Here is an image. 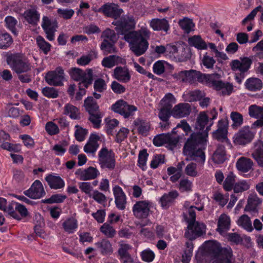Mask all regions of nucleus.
<instances>
[{
    "instance_id": "obj_32",
    "label": "nucleus",
    "mask_w": 263,
    "mask_h": 263,
    "mask_svg": "<svg viewBox=\"0 0 263 263\" xmlns=\"http://www.w3.org/2000/svg\"><path fill=\"white\" fill-rule=\"evenodd\" d=\"M96 247L97 250L103 255L111 254L114 249L112 244L107 239H103L95 243Z\"/></svg>"
},
{
    "instance_id": "obj_56",
    "label": "nucleus",
    "mask_w": 263,
    "mask_h": 263,
    "mask_svg": "<svg viewBox=\"0 0 263 263\" xmlns=\"http://www.w3.org/2000/svg\"><path fill=\"white\" fill-rule=\"evenodd\" d=\"M186 100L189 102H193L200 100L204 97V93L199 90L190 91L186 95Z\"/></svg>"
},
{
    "instance_id": "obj_50",
    "label": "nucleus",
    "mask_w": 263,
    "mask_h": 263,
    "mask_svg": "<svg viewBox=\"0 0 263 263\" xmlns=\"http://www.w3.org/2000/svg\"><path fill=\"white\" fill-rule=\"evenodd\" d=\"M230 118L233 121L232 126L234 129H236L243 124V116L237 111H232L230 115Z\"/></svg>"
},
{
    "instance_id": "obj_48",
    "label": "nucleus",
    "mask_w": 263,
    "mask_h": 263,
    "mask_svg": "<svg viewBox=\"0 0 263 263\" xmlns=\"http://www.w3.org/2000/svg\"><path fill=\"white\" fill-rule=\"evenodd\" d=\"M235 175L232 172L230 173L227 176L223 182V186L227 191H230L234 189V186L235 184Z\"/></svg>"
},
{
    "instance_id": "obj_63",
    "label": "nucleus",
    "mask_w": 263,
    "mask_h": 263,
    "mask_svg": "<svg viewBox=\"0 0 263 263\" xmlns=\"http://www.w3.org/2000/svg\"><path fill=\"white\" fill-rule=\"evenodd\" d=\"M89 197L92 198L94 200L101 204H104L106 201V197L105 195L96 190L93 191Z\"/></svg>"
},
{
    "instance_id": "obj_51",
    "label": "nucleus",
    "mask_w": 263,
    "mask_h": 263,
    "mask_svg": "<svg viewBox=\"0 0 263 263\" xmlns=\"http://www.w3.org/2000/svg\"><path fill=\"white\" fill-rule=\"evenodd\" d=\"M260 9V7H257L254 9H253L251 13L245 17L242 21V25H246L247 24L249 23V25L247 27V30L248 31H250L252 30L253 25L251 23H250L251 21H252L255 15H256L257 12Z\"/></svg>"
},
{
    "instance_id": "obj_21",
    "label": "nucleus",
    "mask_w": 263,
    "mask_h": 263,
    "mask_svg": "<svg viewBox=\"0 0 263 263\" xmlns=\"http://www.w3.org/2000/svg\"><path fill=\"white\" fill-rule=\"evenodd\" d=\"M46 81L50 85L61 86L64 80L63 70L58 68L55 71L48 72L46 76Z\"/></svg>"
},
{
    "instance_id": "obj_61",
    "label": "nucleus",
    "mask_w": 263,
    "mask_h": 263,
    "mask_svg": "<svg viewBox=\"0 0 263 263\" xmlns=\"http://www.w3.org/2000/svg\"><path fill=\"white\" fill-rule=\"evenodd\" d=\"M36 42L38 46L45 54H47L50 50L51 45L47 42L43 37L41 36L36 38Z\"/></svg>"
},
{
    "instance_id": "obj_18",
    "label": "nucleus",
    "mask_w": 263,
    "mask_h": 263,
    "mask_svg": "<svg viewBox=\"0 0 263 263\" xmlns=\"http://www.w3.org/2000/svg\"><path fill=\"white\" fill-rule=\"evenodd\" d=\"M261 203V199L258 197L257 194H251L248 197L245 211L249 212L253 216H256L258 213L259 208Z\"/></svg>"
},
{
    "instance_id": "obj_33",
    "label": "nucleus",
    "mask_w": 263,
    "mask_h": 263,
    "mask_svg": "<svg viewBox=\"0 0 263 263\" xmlns=\"http://www.w3.org/2000/svg\"><path fill=\"white\" fill-rule=\"evenodd\" d=\"M178 196L179 193L177 191H172L164 194L159 200L161 206L164 209H168Z\"/></svg>"
},
{
    "instance_id": "obj_1",
    "label": "nucleus",
    "mask_w": 263,
    "mask_h": 263,
    "mask_svg": "<svg viewBox=\"0 0 263 263\" xmlns=\"http://www.w3.org/2000/svg\"><path fill=\"white\" fill-rule=\"evenodd\" d=\"M112 24L116 26V31L124 35V39L129 44L130 50L137 57L143 54L148 48V40L151 31L145 27L136 31H130L135 28L136 22L133 16L125 15L119 20L114 21Z\"/></svg>"
},
{
    "instance_id": "obj_64",
    "label": "nucleus",
    "mask_w": 263,
    "mask_h": 263,
    "mask_svg": "<svg viewBox=\"0 0 263 263\" xmlns=\"http://www.w3.org/2000/svg\"><path fill=\"white\" fill-rule=\"evenodd\" d=\"M227 255H225L224 257H220L217 259H214L212 263H233V251L230 249L226 251Z\"/></svg>"
},
{
    "instance_id": "obj_28",
    "label": "nucleus",
    "mask_w": 263,
    "mask_h": 263,
    "mask_svg": "<svg viewBox=\"0 0 263 263\" xmlns=\"http://www.w3.org/2000/svg\"><path fill=\"white\" fill-rule=\"evenodd\" d=\"M114 78L122 83H127L130 79V74L127 68L118 66L115 68Z\"/></svg>"
},
{
    "instance_id": "obj_54",
    "label": "nucleus",
    "mask_w": 263,
    "mask_h": 263,
    "mask_svg": "<svg viewBox=\"0 0 263 263\" xmlns=\"http://www.w3.org/2000/svg\"><path fill=\"white\" fill-rule=\"evenodd\" d=\"M167 65L168 63L164 61H158L153 66V71L158 76L161 75L164 72L165 68Z\"/></svg>"
},
{
    "instance_id": "obj_3",
    "label": "nucleus",
    "mask_w": 263,
    "mask_h": 263,
    "mask_svg": "<svg viewBox=\"0 0 263 263\" xmlns=\"http://www.w3.org/2000/svg\"><path fill=\"white\" fill-rule=\"evenodd\" d=\"M229 249L232 250L230 247L221 248L220 244L217 241L210 240L203 243L196 257L197 259L207 258L209 260H214L220 257H224L227 255L226 250L227 251Z\"/></svg>"
},
{
    "instance_id": "obj_26",
    "label": "nucleus",
    "mask_w": 263,
    "mask_h": 263,
    "mask_svg": "<svg viewBox=\"0 0 263 263\" xmlns=\"http://www.w3.org/2000/svg\"><path fill=\"white\" fill-rule=\"evenodd\" d=\"M191 110L189 103H179L176 105L172 109V115L176 118H181L190 115Z\"/></svg>"
},
{
    "instance_id": "obj_17",
    "label": "nucleus",
    "mask_w": 263,
    "mask_h": 263,
    "mask_svg": "<svg viewBox=\"0 0 263 263\" xmlns=\"http://www.w3.org/2000/svg\"><path fill=\"white\" fill-rule=\"evenodd\" d=\"M75 174L78 179L87 181L96 178L100 175V172L97 168L90 166L86 169L77 170Z\"/></svg>"
},
{
    "instance_id": "obj_15",
    "label": "nucleus",
    "mask_w": 263,
    "mask_h": 263,
    "mask_svg": "<svg viewBox=\"0 0 263 263\" xmlns=\"http://www.w3.org/2000/svg\"><path fill=\"white\" fill-rule=\"evenodd\" d=\"M100 11L107 17L116 20L120 16L123 11L119 6L115 3H106L100 7Z\"/></svg>"
},
{
    "instance_id": "obj_47",
    "label": "nucleus",
    "mask_w": 263,
    "mask_h": 263,
    "mask_svg": "<svg viewBox=\"0 0 263 263\" xmlns=\"http://www.w3.org/2000/svg\"><path fill=\"white\" fill-rule=\"evenodd\" d=\"M115 42L103 40L101 44L100 48L104 54L116 53L117 52V49L115 46Z\"/></svg>"
},
{
    "instance_id": "obj_6",
    "label": "nucleus",
    "mask_w": 263,
    "mask_h": 263,
    "mask_svg": "<svg viewBox=\"0 0 263 263\" xmlns=\"http://www.w3.org/2000/svg\"><path fill=\"white\" fill-rule=\"evenodd\" d=\"M98 163L102 169L113 170L116 167L114 153L106 147H103L98 152Z\"/></svg>"
},
{
    "instance_id": "obj_16",
    "label": "nucleus",
    "mask_w": 263,
    "mask_h": 263,
    "mask_svg": "<svg viewBox=\"0 0 263 263\" xmlns=\"http://www.w3.org/2000/svg\"><path fill=\"white\" fill-rule=\"evenodd\" d=\"M112 192L117 208L120 210H124L127 203V197L123 189L120 186L115 185L112 186Z\"/></svg>"
},
{
    "instance_id": "obj_60",
    "label": "nucleus",
    "mask_w": 263,
    "mask_h": 263,
    "mask_svg": "<svg viewBox=\"0 0 263 263\" xmlns=\"http://www.w3.org/2000/svg\"><path fill=\"white\" fill-rule=\"evenodd\" d=\"M101 37L103 38V40H106V41L116 42L117 40V35L115 31L109 28L103 31Z\"/></svg>"
},
{
    "instance_id": "obj_35",
    "label": "nucleus",
    "mask_w": 263,
    "mask_h": 263,
    "mask_svg": "<svg viewBox=\"0 0 263 263\" xmlns=\"http://www.w3.org/2000/svg\"><path fill=\"white\" fill-rule=\"evenodd\" d=\"M230 217L226 214H221L218 220V227L217 229L221 234L226 231L229 230L230 228Z\"/></svg>"
},
{
    "instance_id": "obj_29",
    "label": "nucleus",
    "mask_w": 263,
    "mask_h": 263,
    "mask_svg": "<svg viewBox=\"0 0 263 263\" xmlns=\"http://www.w3.org/2000/svg\"><path fill=\"white\" fill-rule=\"evenodd\" d=\"M174 80L179 83H193V70L176 71L172 74Z\"/></svg>"
},
{
    "instance_id": "obj_19",
    "label": "nucleus",
    "mask_w": 263,
    "mask_h": 263,
    "mask_svg": "<svg viewBox=\"0 0 263 263\" xmlns=\"http://www.w3.org/2000/svg\"><path fill=\"white\" fill-rule=\"evenodd\" d=\"M219 79V76L217 74L211 87L215 89L221 95H230L233 90V85L228 82H223Z\"/></svg>"
},
{
    "instance_id": "obj_27",
    "label": "nucleus",
    "mask_w": 263,
    "mask_h": 263,
    "mask_svg": "<svg viewBox=\"0 0 263 263\" xmlns=\"http://www.w3.org/2000/svg\"><path fill=\"white\" fill-rule=\"evenodd\" d=\"M99 139L100 137L98 135L91 134L88 142L84 147V152L88 155L95 156V153L99 146L98 143Z\"/></svg>"
},
{
    "instance_id": "obj_57",
    "label": "nucleus",
    "mask_w": 263,
    "mask_h": 263,
    "mask_svg": "<svg viewBox=\"0 0 263 263\" xmlns=\"http://www.w3.org/2000/svg\"><path fill=\"white\" fill-rule=\"evenodd\" d=\"M148 154L145 149L140 152L138 155V165L143 171L147 168L146 161Z\"/></svg>"
},
{
    "instance_id": "obj_25",
    "label": "nucleus",
    "mask_w": 263,
    "mask_h": 263,
    "mask_svg": "<svg viewBox=\"0 0 263 263\" xmlns=\"http://www.w3.org/2000/svg\"><path fill=\"white\" fill-rule=\"evenodd\" d=\"M217 74H204L201 72L193 70V82L198 81L200 83L206 84L211 87L214 81L216 78Z\"/></svg>"
},
{
    "instance_id": "obj_23",
    "label": "nucleus",
    "mask_w": 263,
    "mask_h": 263,
    "mask_svg": "<svg viewBox=\"0 0 263 263\" xmlns=\"http://www.w3.org/2000/svg\"><path fill=\"white\" fill-rule=\"evenodd\" d=\"M227 134V121L224 119L219 120L218 122L217 130L213 133V138L221 142H227L228 140Z\"/></svg>"
},
{
    "instance_id": "obj_49",
    "label": "nucleus",
    "mask_w": 263,
    "mask_h": 263,
    "mask_svg": "<svg viewBox=\"0 0 263 263\" xmlns=\"http://www.w3.org/2000/svg\"><path fill=\"white\" fill-rule=\"evenodd\" d=\"M84 105L86 109L89 114L96 112L99 108V106L97 105L96 101L91 97H88L85 99L84 101Z\"/></svg>"
},
{
    "instance_id": "obj_30",
    "label": "nucleus",
    "mask_w": 263,
    "mask_h": 263,
    "mask_svg": "<svg viewBox=\"0 0 263 263\" xmlns=\"http://www.w3.org/2000/svg\"><path fill=\"white\" fill-rule=\"evenodd\" d=\"M45 180L51 189H61L65 186L64 180L59 176L49 174L45 177Z\"/></svg>"
},
{
    "instance_id": "obj_52",
    "label": "nucleus",
    "mask_w": 263,
    "mask_h": 263,
    "mask_svg": "<svg viewBox=\"0 0 263 263\" xmlns=\"http://www.w3.org/2000/svg\"><path fill=\"white\" fill-rule=\"evenodd\" d=\"M250 186V183L248 181L242 180L235 183L233 190L235 193H241L249 190Z\"/></svg>"
},
{
    "instance_id": "obj_42",
    "label": "nucleus",
    "mask_w": 263,
    "mask_h": 263,
    "mask_svg": "<svg viewBox=\"0 0 263 263\" xmlns=\"http://www.w3.org/2000/svg\"><path fill=\"white\" fill-rule=\"evenodd\" d=\"M23 15L25 20L30 24H36L40 18L39 13L34 9L26 10Z\"/></svg>"
},
{
    "instance_id": "obj_58",
    "label": "nucleus",
    "mask_w": 263,
    "mask_h": 263,
    "mask_svg": "<svg viewBox=\"0 0 263 263\" xmlns=\"http://www.w3.org/2000/svg\"><path fill=\"white\" fill-rule=\"evenodd\" d=\"M184 173L187 176L196 177L199 175L197 164L194 162L189 163L184 168Z\"/></svg>"
},
{
    "instance_id": "obj_37",
    "label": "nucleus",
    "mask_w": 263,
    "mask_h": 263,
    "mask_svg": "<svg viewBox=\"0 0 263 263\" xmlns=\"http://www.w3.org/2000/svg\"><path fill=\"white\" fill-rule=\"evenodd\" d=\"M63 114L69 116L71 119L76 120L80 118L79 109L69 103L66 104L64 106Z\"/></svg>"
},
{
    "instance_id": "obj_46",
    "label": "nucleus",
    "mask_w": 263,
    "mask_h": 263,
    "mask_svg": "<svg viewBox=\"0 0 263 263\" xmlns=\"http://www.w3.org/2000/svg\"><path fill=\"white\" fill-rule=\"evenodd\" d=\"M101 232L108 238H113L116 234V231L115 228L108 222H105L100 227Z\"/></svg>"
},
{
    "instance_id": "obj_7",
    "label": "nucleus",
    "mask_w": 263,
    "mask_h": 263,
    "mask_svg": "<svg viewBox=\"0 0 263 263\" xmlns=\"http://www.w3.org/2000/svg\"><path fill=\"white\" fill-rule=\"evenodd\" d=\"M71 78L76 81H79V84L88 87L92 81V70L90 69L84 71L78 68H73L69 70Z\"/></svg>"
},
{
    "instance_id": "obj_41",
    "label": "nucleus",
    "mask_w": 263,
    "mask_h": 263,
    "mask_svg": "<svg viewBox=\"0 0 263 263\" xmlns=\"http://www.w3.org/2000/svg\"><path fill=\"white\" fill-rule=\"evenodd\" d=\"M246 88L252 91L260 90L262 87V81L258 78H251L248 79L245 82Z\"/></svg>"
},
{
    "instance_id": "obj_8",
    "label": "nucleus",
    "mask_w": 263,
    "mask_h": 263,
    "mask_svg": "<svg viewBox=\"0 0 263 263\" xmlns=\"http://www.w3.org/2000/svg\"><path fill=\"white\" fill-rule=\"evenodd\" d=\"M256 132V130H252L249 126H245L234 135L233 142L235 145H246L253 140Z\"/></svg>"
},
{
    "instance_id": "obj_40",
    "label": "nucleus",
    "mask_w": 263,
    "mask_h": 263,
    "mask_svg": "<svg viewBox=\"0 0 263 263\" xmlns=\"http://www.w3.org/2000/svg\"><path fill=\"white\" fill-rule=\"evenodd\" d=\"M189 44L199 50H205L208 45L200 35H194L189 39Z\"/></svg>"
},
{
    "instance_id": "obj_20",
    "label": "nucleus",
    "mask_w": 263,
    "mask_h": 263,
    "mask_svg": "<svg viewBox=\"0 0 263 263\" xmlns=\"http://www.w3.org/2000/svg\"><path fill=\"white\" fill-rule=\"evenodd\" d=\"M251 157L257 164L263 167V141L261 140L255 141L250 150Z\"/></svg>"
},
{
    "instance_id": "obj_62",
    "label": "nucleus",
    "mask_w": 263,
    "mask_h": 263,
    "mask_svg": "<svg viewBox=\"0 0 263 263\" xmlns=\"http://www.w3.org/2000/svg\"><path fill=\"white\" fill-rule=\"evenodd\" d=\"M179 25L181 28L187 33L193 30L195 26L192 20L189 18H183L179 22Z\"/></svg>"
},
{
    "instance_id": "obj_31",
    "label": "nucleus",
    "mask_w": 263,
    "mask_h": 263,
    "mask_svg": "<svg viewBox=\"0 0 263 263\" xmlns=\"http://www.w3.org/2000/svg\"><path fill=\"white\" fill-rule=\"evenodd\" d=\"M101 63L102 66L104 67L111 68L119 64H125L126 60L121 57L116 55H111L104 58L102 60Z\"/></svg>"
},
{
    "instance_id": "obj_22",
    "label": "nucleus",
    "mask_w": 263,
    "mask_h": 263,
    "mask_svg": "<svg viewBox=\"0 0 263 263\" xmlns=\"http://www.w3.org/2000/svg\"><path fill=\"white\" fill-rule=\"evenodd\" d=\"M195 195L197 197V199L195 202L197 206H191L186 210V212L184 213V217L188 224L195 221L196 213L195 210L197 209V210L201 211L203 210L204 208L203 202H202V200L200 199L199 195L198 194H196Z\"/></svg>"
},
{
    "instance_id": "obj_38",
    "label": "nucleus",
    "mask_w": 263,
    "mask_h": 263,
    "mask_svg": "<svg viewBox=\"0 0 263 263\" xmlns=\"http://www.w3.org/2000/svg\"><path fill=\"white\" fill-rule=\"evenodd\" d=\"M134 125L139 134L146 136L150 129L149 123L145 120L137 119L134 121Z\"/></svg>"
},
{
    "instance_id": "obj_55",
    "label": "nucleus",
    "mask_w": 263,
    "mask_h": 263,
    "mask_svg": "<svg viewBox=\"0 0 263 263\" xmlns=\"http://www.w3.org/2000/svg\"><path fill=\"white\" fill-rule=\"evenodd\" d=\"M132 247L127 243H121L118 250V254L121 259L129 258L131 257L128 251Z\"/></svg>"
},
{
    "instance_id": "obj_39",
    "label": "nucleus",
    "mask_w": 263,
    "mask_h": 263,
    "mask_svg": "<svg viewBox=\"0 0 263 263\" xmlns=\"http://www.w3.org/2000/svg\"><path fill=\"white\" fill-rule=\"evenodd\" d=\"M226 159L225 147L223 145H218L212 156V160L215 163L221 164Z\"/></svg>"
},
{
    "instance_id": "obj_34",
    "label": "nucleus",
    "mask_w": 263,
    "mask_h": 263,
    "mask_svg": "<svg viewBox=\"0 0 263 263\" xmlns=\"http://www.w3.org/2000/svg\"><path fill=\"white\" fill-rule=\"evenodd\" d=\"M149 25L155 31L163 30L167 32L170 28L167 21L164 18L152 19L149 22Z\"/></svg>"
},
{
    "instance_id": "obj_2",
    "label": "nucleus",
    "mask_w": 263,
    "mask_h": 263,
    "mask_svg": "<svg viewBox=\"0 0 263 263\" xmlns=\"http://www.w3.org/2000/svg\"><path fill=\"white\" fill-rule=\"evenodd\" d=\"M209 121V117L205 112L200 113L197 118L196 128L201 130L192 133L187 139L183 148V154L187 160H193L203 164L205 161L204 150L206 147L208 132L213 122L204 130Z\"/></svg>"
},
{
    "instance_id": "obj_36",
    "label": "nucleus",
    "mask_w": 263,
    "mask_h": 263,
    "mask_svg": "<svg viewBox=\"0 0 263 263\" xmlns=\"http://www.w3.org/2000/svg\"><path fill=\"white\" fill-rule=\"evenodd\" d=\"M253 161L249 158L242 157L238 159L236 163V167L238 171L246 173L252 168Z\"/></svg>"
},
{
    "instance_id": "obj_10",
    "label": "nucleus",
    "mask_w": 263,
    "mask_h": 263,
    "mask_svg": "<svg viewBox=\"0 0 263 263\" xmlns=\"http://www.w3.org/2000/svg\"><path fill=\"white\" fill-rule=\"evenodd\" d=\"M205 229L206 226L203 223L194 221L188 224L184 235L186 238L192 240L205 234Z\"/></svg>"
},
{
    "instance_id": "obj_5",
    "label": "nucleus",
    "mask_w": 263,
    "mask_h": 263,
    "mask_svg": "<svg viewBox=\"0 0 263 263\" xmlns=\"http://www.w3.org/2000/svg\"><path fill=\"white\" fill-rule=\"evenodd\" d=\"M252 61L247 57L233 60L231 62V68L235 72V79L238 84H241L250 69Z\"/></svg>"
},
{
    "instance_id": "obj_13",
    "label": "nucleus",
    "mask_w": 263,
    "mask_h": 263,
    "mask_svg": "<svg viewBox=\"0 0 263 263\" xmlns=\"http://www.w3.org/2000/svg\"><path fill=\"white\" fill-rule=\"evenodd\" d=\"M24 193L26 196L36 199L43 197L45 195V191L42 182L40 180H36L31 187L24 191Z\"/></svg>"
},
{
    "instance_id": "obj_14",
    "label": "nucleus",
    "mask_w": 263,
    "mask_h": 263,
    "mask_svg": "<svg viewBox=\"0 0 263 263\" xmlns=\"http://www.w3.org/2000/svg\"><path fill=\"white\" fill-rule=\"evenodd\" d=\"M42 27L46 34L47 39L50 41H53L54 39V32L58 27L57 21L47 16H44Z\"/></svg>"
},
{
    "instance_id": "obj_24",
    "label": "nucleus",
    "mask_w": 263,
    "mask_h": 263,
    "mask_svg": "<svg viewBox=\"0 0 263 263\" xmlns=\"http://www.w3.org/2000/svg\"><path fill=\"white\" fill-rule=\"evenodd\" d=\"M60 223L63 231L68 234L75 233L78 228V221L73 217L62 219L60 220Z\"/></svg>"
},
{
    "instance_id": "obj_11",
    "label": "nucleus",
    "mask_w": 263,
    "mask_h": 263,
    "mask_svg": "<svg viewBox=\"0 0 263 263\" xmlns=\"http://www.w3.org/2000/svg\"><path fill=\"white\" fill-rule=\"evenodd\" d=\"M111 109L114 111L120 114L125 118L132 116L137 109L135 106L130 105L123 100L118 101L114 104Z\"/></svg>"
},
{
    "instance_id": "obj_45",
    "label": "nucleus",
    "mask_w": 263,
    "mask_h": 263,
    "mask_svg": "<svg viewBox=\"0 0 263 263\" xmlns=\"http://www.w3.org/2000/svg\"><path fill=\"white\" fill-rule=\"evenodd\" d=\"M237 223L248 232H251L253 230L250 218L247 215L244 214L241 216L238 219Z\"/></svg>"
},
{
    "instance_id": "obj_44",
    "label": "nucleus",
    "mask_w": 263,
    "mask_h": 263,
    "mask_svg": "<svg viewBox=\"0 0 263 263\" xmlns=\"http://www.w3.org/2000/svg\"><path fill=\"white\" fill-rule=\"evenodd\" d=\"M193 182L187 178H183L180 180L177 188L180 192L189 193L193 191Z\"/></svg>"
},
{
    "instance_id": "obj_53",
    "label": "nucleus",
    "mask_w": 263,
    "mask_h": 263,
    "mask_svg": "<svg viewBox=\"0 0 263 263\" xmlns=\"http://www.w3.org/2000/svg\"><path fill=\"white\" fill-rule=\"evenodd\" d=\"M17 203V202L13 201L9 202L8 203H7V204L5 207L4 211L8 214L13 218L16 219H20V216L17 214L15 210V207Z\"/></svg>"
},
{
    "instance_id": "obj_43",
    "label": "nucleus",
    "mask_w": 263,
    "mask_h": 263,
    "mask_svg": "<svg viewBox=\"0 0 263 263\" xmlns=\"http://www.w3.org/2000/svg\"><path fill=\"white\" fill-rule=\"evenodd\" d=\"M12 43L13 39L10 34L5 31L0 30V49H7Z\"/></svg>"
},
{
    "instance_id": "obj_12",
    "label": "nucleus",
    "mask_w": 263,
    "mask_h": 263,
    "mask_svg": "<svg viewBox=\"0 0 263 263\" xmlns=\"http://www.w3.org/2000/svg\"><path fill=\"white\" fill-rule=\"evenodd\" d=\"M179 142V138L173 136L171 134H161L155 136L153 139V143L157 146L167 144L171 148L176 146Z\"/></svg>"
},
{
    "instance_id": "obj_59",
    "label": "nucleus",
    "mask_w": 263,
    "mask_h": 263,
    "mask_svg": "<svg viewBox=\"0 0 263 263\" xmlns=\"http://www.w3.org/2000/svg\"><path fill=\"white\" fill-rule=\"evenodd\" d=\"M129 134V130L124 127H121L115 136V141L117 143H121L126 139Z\"/></svg>"
},
{
    "instance_id": "obj_4",
    "label": "nucleus",
    "mask_w": 263,
    "mask_h": 263,
    "mask_svg": "<svg viewBox=\"0 0 263 263\" xmlns=\"http://www.w3.org/2000/svg\"><path fill=\"white\" fill-rule=\"evenodd\" d=\"M7 63L16 74L28 72L31 70L32 66L28 59L20 54L8 57Z\"/></svg>"
},
{
    "instance_id": "obj_9",
    "label": "nucleus",
    "mask_w": 263,
    "mask_h": 263,
    "mask_svg": "<svg viewBox=\"0 0 263 263\" xmlns=\"http://www.w3.org/2000/svg\"><path fill=\"white\" fill-rule=\"evenodd\" d=\"M153 202L148 200H139L135 202L132 208L134 215L137 219H145L151 214V209L153 208Z\"/></svg>"
}]
</instances>
